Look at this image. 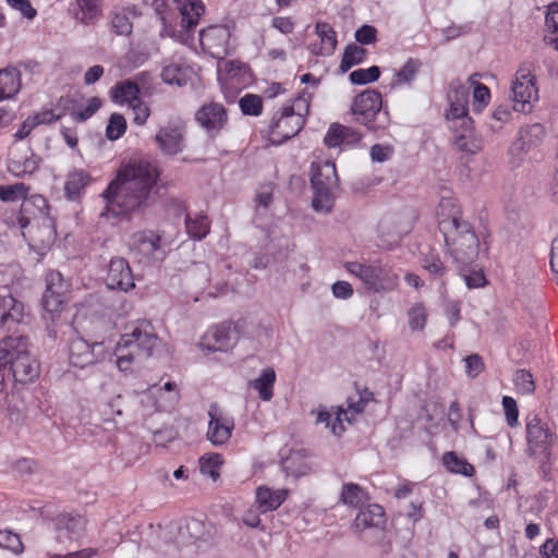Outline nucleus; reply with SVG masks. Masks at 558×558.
Instances as JSON below:
<instances>
[{"instance_id": "42", "label": "nucleus", "mask_w": 558, "mask_h": 558, "mask_svg": "<svg viewBox=\"0 0 558 558\" xmlns=\"http://www.w3.org/2000/svg\"><path fill=\"white\" fill-rule=\"evenodd\" d=\"M365 57L366 49L354 44L348 45L342 54V59L339 66L340 71L342 73L348 72L354 65L362 63Z\"/></svg>"}, {"instance_id": "8", "label": "nucleus", "mask_w": 558, "mask_h": 558, "mask_svg": "<svg viewBox=\"0 0 558 558\" xmlns=\"http://www.w3.org/2000/svg\"><path fill=\"white\" fill-rule=\"evenodd\" d=\"M305 123L304 113L295 112L294 107H280L274 113L269 125V141L272 145H281L298 135Z\"/></svg>"}, {"instance_id": "12", "label": "nucleus", "mask_w": 558, "mask_h": 558, "mask_svg": "<svg viewBox=\"0 0 558 558\" xmlns=\"http://www.w3.org/2000/svg\"><path fill=\"white\" fill-rule=\"evenodd\" d=\"M545 129L539 123L521 128L519 136L509 146L512 162L520 165L524 157L536 150L543 143Z\"/></svg>"}, {"instance_id": "39", "label": "nucleus", "mask_w": 558, "mask_h": 558, "mask_svg": "<svg viewBox=\"0 0 558 558\" xmlns=\"http://www.w3.org/2000/svg\"><path fill=\"white\" fill-rule=\"evenodd\" d=\"M134 8H123L114 11L111 17V27L119 36H129L132 33L131 15H135Z\"/></svg>"}, {"instance_id": "57", "label": "nucleus", "mask_w": 558, "mask_h": 558, "mask_svg": "<svg viewBox=\"0 0 558 558\" xmlns=\"http://www.w3.org/2000/svg\"><path fill=\"white\" fill-rule=\"evenodd\" d=\"M274 190L272 183L263 184L256 192L255 202L257 207L268 208L274 202Z\"/></svg>"}, {"instance_id": "32", "label": "nucleus", "mask_w": 558, "mask_h": 558, "mask_svg": "<svg viewBox=\"0 0 558 558\" xmlns=\"http://www.w3.org/2000/svg\"><path fill=\"white\" fill-rule=\"evenodd\" d=\"M101 12V0H75V20L84 25L95 24Z\"/></svg>"}, {"instance_id": "3", "label": "nucleus", "mask_w": 558, "mask_h": 558, "mask_svg": "<svg viewBox=\"0 0 558 558\" xmlns=\"http://www.w3.org/2000/svg\"><path fill=\"white\" fill-rule=\"evenodd\" d=\"M160 342L149 320L141 319L129 324L116 347L117 367L121 372L131 371L134 364L138 365L154 356Z\"/></svg>"}, {"instance_id": "4", "label": "nucleus", "mask_w": 558, "mask_h": 558, "mask_svg": "<svg viewBox=\"0 0 558 558\" xmlns=\"http://www.w3.org/2000/svg\"><path fill=\"white\" fill-rule=\"evenodd\" d=\"M446 120L453 133L454 149L465 154H477L482 149V141L475 136L473 120L469 117L468 107H449Z\"/></svg>"}, {"instance_id": "14", "label": "nucleus", "mask_w": 558, "mask_h": 558, "mask_svg": "<svg viewBox=\"0 0 558 558\" xmlns=\"http://www.w3.org/2000/svg\"><path fill=\"white\" fill-rule=\"evenodd\" d=\"M532 63H523L515 72L511 84L512 100L520 105H532L538 100V88Z\"/></svg>"}, {"instance_id": "56", "label": "nucleus", "mask_w": 558, "mask_h": 558, "mask_svg": "<svg viewBox=\"0 0 558 558\" xmlns=\"http://www.w3.org/2000/svg\"><path fill=\"white\" fill-rule=\"evenodd\" d=\"M420 62L417 60H414V59H409L404 65L401 68V70L396 74V77H397V84L400 85V84H403V83H409L411 82L412 80H414L416 73H417V70L420 68Z\"/></svg>"}, {"instance_id": "7", "label": "nucleus", "mask_w": 558, "mask_h": 558, "mask_svg": "<svg viewBox=\"0 0 558 558\" xmlns=\"http://www.w3.org/2000/svg\"><path fill=\"white\" fill-rule=\"evenodd\" d=\"M481 76L480 73H473L465 83L460 80L451 81L447 90L448 105H468L470 94L475 105H488L490 89L480 81Z\"/></svg>"}, {"instance_id": "40", "label": "nucleus", "mask_w": 558, "mask_h": 558, "mask_svg": "<svg viewBox=\"0 0 558 558\" xmlns=\"http://www.w3.org/2000/svg\"><path fill=\"white\" fill-rule=\"evenodd\" d=\"M187 234L197 241L203 240L210 231V221L206 215L187 216L185 219Z\"/></svg>"}, {"instance_id": "52", "label": "nucleus", "mask_w": 558, "mask_h": 558, "mask_svg": "<svg viewBox=\"0 0 558 558\" xmlns=\"http://www.w3.org/2000/svg\"><path fill=\"white\" fill-rule=\"evenodd\" d=\"M126 131V121L123 116L112 113L106 128V136L110 141L120 138Z\"/></svg>"}, {"instance_id": "63", "label": "nucleus", "mask_w": 558, "mask_h": 558, "mask_svg": "<svg viewBox=\"0 0 558 558\" xmlns=\"http://www.w3.org/2000/svg\"><path fill=\"white\" fill-rule=\"evenodd\" d=\"M36 167V162L32 159H25L23 163L17 160H11L9 163V170L15 175L32 173Z\"/></svg>"}, {"instance_id": "61", "label": "nucleus", "mask_w": 558, "mask_h": 558, "mask_svg": "<svg viewBox=\"0 0 558 558\" xmlns=\"http://www.w3.org/2000/svg\"><path fill=\"white\" fill-rule=\"evenodd\" d=\"M7 2L12 9L19 11L28 20H33L37 14L29 0H7Z\"/></svg>"}, {"instance_id": "16", "label": "nucleus", "mask_w": 558, "mask_h": 558, "mask_svg": "<svg viewBox=\"0 0 558 558\" xmlns=\"http://www.w3.org/2000/svg\"><path fill=\"white\" fill-rule=\"evenodd\" d=\"M208 416L207 439L216 447L226 445L234 429L233 417L223 413L215 403L210 405Z\"/></svg>"}, {"instance_id": "25", "label": "nucleus", "mask_w": 558, "mask_h": 558, "mask_svg": "<svg viewBox=\"0 0 558 558\" xmlns=\"http://www.w3.org/2000/svg\"><path fill=\"white\" fill-rule=\"evenodd\" d=\"M25 315L24 304L12 294H0V329L11 330L23 322Z\"/></svg>"}, {"instance_id": "33", "label": "nucleus", "mask_w": 558, "mask_h": 558, "mask_svg": "<svg viewBox=\"0 0 558 558\" xmlns=\"http://www.w3.org/2000/svg\"><path fill=\"white\" fill-rule=\"evenodd\" d=\"M177 0H154L153 7L163 25V32L172 34L178 25Z\"/></svg>"}, {"instance_id": "64", "label": "nucleus", "mask_w": 558, "mask_h": 558, "mask_svg": "<svg viewBox=\"0 0 558 558\" xmlns=\"http://www.w3.org/2000/svg\"><path fill=\"white\" fill-rule=\"evenodd\" d=\"M260 513L262 512L258 510L257 506L251 507L243 513L242 522L248 527L264 530V526H262V521L259 519Z\"/></svg>"}, {"instance_id": "37", "label": "nucleus", "mask_w": 558, "mask_h": 558, "mask_svg": "<svg viewBox=\"0 0 558 558\" xmlns=\"http://www.w3.org/2000/svg\"><path fill=\"white\" fill-rule=\"evenodd\" d=\"M316 34L320 38L322 46L317 54L330 56L337 48V35L333 28L328 23H317Z\"/></svg>"}, {"instance_id": "28", "label": "nucleus", "mask_w": 558, "mask_h": 558, "mask_svg": "<svg viewBox=\"0 0 558 558\" xmlns=\"http://www.w3.org/2000/svg\"><path fill=\"white\" fill-rule=\"evenodd\" d=\"M195 119L207 133L215 135L227 123V112L225 107H199Z\"/></svg>"}, {"instance_id": "13", "label": "nucleus", "mask_w": 558, "mask_h": 558, "mask_svg": "<svg viewBox=\"0 0 558 558\" xmlns=\"http://www.w3.org/2000/svg\"><path fill=\"white\" fill-rule=\"evenodd\" d=\"M180 393L175 383L167 381L162 387L151 386L142 396L141 403L147 411H171L175 408Z\"/></svg>"}, {"instance_id": "49", "label": "nucleus", "mask_w": 558, "mask_h": 558, "mask_svg": "<svg viewBox=\"0 0 558 558\" xmlns=\"http://www.w3.org/2000/svg\"><path fill=\"white\" fill-rule=\"evenodd\" d=\"M513 383L518 392L522 395H532L535 391V381L533 375L527 369H518L513 376Z\"/></svg>"}, {"instance_id": "53", "label": "nucleus", "mask_w": 558, "mask_h": 558, "mask_svg": "<svg viewBox=\"0 0 558 558\" xmlns=\"http://www.w3.org/2000/svg\"><path fill=\"white\" fill-rule=\"evenodd\" d=\"M368 114L374 116V120H367L366 128L372 131L386 129L390 123V116L387 107H377L376 111H371Z\"/></svg>"}, {"instance_id": "31", "label": "nucleus", "mask_w": 558, "mask_h": 558, "mask_svg": "<svg viewBox=\"0 0 558 558\" xmlns=\"http://www.w3.org/2000/svg\"><path fill=\"white\" fill-rule=\"evenodd\" d=\"M281 469L286 476L298 478L306 475L311 468L306 461V456L302 450H291L288 456L281 460Z\"/></svg>"}, {"instance_id": "46", "label": "nucleus", "mask_w": 558, "mask_h": 558, "mask_svg": "<svg viewBox=\"0 0 558 558\" xmlns=\"http://www.w3.org/2000/svg\"><path fill=\"white\" fill-rule=\"evenodd\" d=\"M342 412H343V410L339 409V411L337 412L336 417L332 418L331 413H329L326 410H320L317 413L316 423L317 424H325L326 427H330L331 433L333 435L340 436L343 433V430H344V426L342 424V418H341Z\"/></svg>"}, {"instance_id": "45", "label": "nucleus", "mask_w": 558, "mask_h": 558, "mask_svg": "<svg viewBox=\"0 0 558 558\" xmlns=\"http://www.w3.org/2000/svg\"><path fill=\"white\" fill-rule=\"evenodd\" d=\"M222 463L223 459L220 453L205 454L199 458V471L203 475L216 481L220 476L219 469Z\"/></svg>"}, {"instance_id": "35", "label": "nucleus", "mask_w": 558, "mask_h": 558, "mask_svg": "<svg viewBox=\"0 0 558 558\" xmlns=\"http://www.w3.org/2000/svg\"><path fill=\"white\" fill-rule=\"evenodd\" d=\"M193 70L187 65L171 63L163 68L161 78L170 85L184 86L191 80Z\"/></svg>"}, {"instance_id": "15", "label": "nucleus", "mask_w": 558, "mask_h": 558, "mask_svg": "<svg viewBox=\"0 0 558 558\" xmlns=\"http://www.w3.org/2000/svg\"><path fill=\"white\" fill-rule=\"evenodd\" d=\"M218 60V80L225 90L227 101L233 102L239 92L231 90V87L244 82L248 68L239 60H225V58Z\"/></svg>"}, {"instance_id": "48", "label": "nucleus", "mask_w": 558, "mask_h": 558, "mask_svg": "<svg viewBox=\"0 0 558 558\" xmlns=\"http://www.w3.org/2000/svg\"><path fill=\"white\" fill-rule=\"evenodd\" d=\"M422 267L434 278L442 279L447 274V267L436 254L425 255L422 259Z\"/></svg>"}, {"instance_id": "38", "label": "nucleus", "mask_w": 558, "mask_h": 558, "mask_svg": "<svg viewBox=\"0 0 558 558\" xmlns=\"http://www.w3.org/2000/svg\"><path fill=\"white\" fill-rule=\"evenodd\" d=\"M442 463L451 473L462 474L464 476H473L475 473L474 466L469 463L465 458L458 456L454 451L446 452L442 456Z\"/></svg>"}, {"instance_id": "29", "label": "nucleus", "mask_w": 558, "mask_h": 558, "mask_svg": "<svg viewBox=\"0 0 558 558\" xmlns=\"http://www.w3.org/2000/svg\"><path fill=\"white\" fill-rule=\"evenodd\" d=\"M385 522L384 508L377 504H373L360 509L353 526L359 531H363L365 529L383 527Z\"/></svg>"}, {"instance_id": "36", "label": "nucleus", "mask_w": 558, "mask_h": 558, "mask_svg": "<svg viewBox=\"0 0 558 558\" xmlns=\"http://www.w3.org/2000/svg\"><path fill=\"white\" fill-rule=\"evenodd\" d=\"M276 381V373L274 368L267 367L262 371L260 375L255 378L251 385L258 391L259 398L269 401L274 396V385Z\"/></svg>"}, {"instance_id": "10", "label": "nucleus", "mask_w": 558, "mask_h": 558, "mask_svg": "<svg viewBox=\"0 0 558 558\" xmlns=\"http://www.w3.org/2000/svg\"><path fill=\"white\" fill-rule=\"evenodd\" d=\"M186 128L184 121L174 117L168 120L167 124L160 126L155 136L159 149L169 156L183 151L185 147Z\"/></svg>"}, {"instance_id": "60", "label": "nucleus", "mask_w": 558, "mask_h": 558, "mask_svg": "<svg viewBox=\"0 0 558 558\" xmlns=\"http://www.w3.org/2000/svg\"><path fill=\"white\" fill-rule=\"evenodd\" d=\"M484 369V362L482 357L474 353L465 357V372L469 377H477Z\"/></svg>"}, {"instance_id": "1", "label": "nucleus", "mask_w": 558, "mask_h": 558, "mask_svg": "<svg viewBox=\"0 0 558 558\" xmlns=\"http://www.w3.org/2000/svg\"><path fill=\"white\" fill-rule=\"evenodd\" d=\"M159 177L158 167L149 160H131L123 165L101 193L105 207L100 217L130 219L133 213L146 208L158 192Z\"/></svg>"}, {"instance_id": "47", "label": "nucleus", "mask_w": 558, "mask_h": 558, "mask_svg": "<svg viewBox=\"0 0 558 558\" xmlns=\"http://www.w3.org/2000/svg\"><path fill=\"white\" fill-rule=\"evenodd\" d=\"M0 547L14 555H20L24 550L20 535L8 529L0 530Z\"/></svg>"}, {"instance_id": "51", "label": "nucleus", "mask_w": 558, "mask_h": 558, "mask_svg": "<svg viewBox=\"0 0 558 558\" xmlns=\"http://www.w3.org/2000/svg\"><path fill=\"white\" fill-rule=\"evenodd\" d=\"M380 70L378 66L373 65L368 69H357L350 73V81L356 85H364L378 80Z\"/></svg>"}, {"instance_id": "5", "label": "nucleus", "mask_w": 558, "mask_h": 558, "mask_svg": "<svg viewBox=\"0 0 558 558\" xmlns=\"http://www.w3.org/2000/svg\"><path fill=\"white\" fill-rule=\"evenodd\" d=\"M311 185L314 191L312 206L316 211L329 213L333 207V190L338 175L333 162L326 161L313 169Z\"/></svg>"}, {"instance_id": "27", "label": "nucleus", "mask_w": 558, "mask_h": 558, "mask_svg": "<svg viewBox=\"0 0 558 558\" xmlns=\"http://www.w3.org/2000/svg\"><path fill=\"white\" fill-rule=\"evenodd\" d=\"M177 2L178 23L182 29L191 32L205 13V5L201 0H177Z\"/></svg>"}, {"instance_id": "24", "label": "nucleus", "mask_w": 558, "mask_h": 558, "mask_svg": "<svg viewBox=\"0 0 558 558\" xmlns=\"http://www.w3.org/2000/svg\"><path fill=\"white\" fill-rule=\"evenodd\" d=\"M28 338L25 336H10L0 341V367L7 371V366L17 361L23 355L31 354L28 351Z\"/></svg>"}, {"instance_id": "54", "label": "nucleus", "mask_w": 558, "mask_h": 558, "mask_svg": "<svg viewBox=\"0 0 558 558\" xmlns=\"http://www.w3.org/2000/svg\"><path fill=\"white\" fill-rule=\"evenodd\" d=\"M409 325L412 330H422L426 324V310L423 304H414L408 312Z\"/></svg>"}, {"instance_id": "59", "label": "nucleus", "mask_w": 558, "mask_h": 558, "mask_svg": "<svg viewBox=\"0 0 558 558\" xmlns=\"http://www.w3.org/2000/svg\"><path fill=\"white\" fill-rule=\"evenodd\" d=\"M502 407L505 410L506 421L510 427L518 424L519 411L517 402L513 398L505 396L502 398Z\"/></svg>"}, {"instance_id": "43", "label": "nucleus", "mask_w": 558, "mask_h": 558, "mask_svg": "<svg viewBox=\"0 0 558 558\" xmlns=\"http://www.w3.org/2000/svg\"><path fill=\"white\" fill-rule=\"evenodd\" d=\"M284 87L280 83H271L263 90V96L256 94H245L239 99L238 105H262L263 99L271 100L276 96L283 94Z\"/></svg>"}, {"instance_id": "58", "label": "nucleus", "mask_w": 558, "mask_h": 558, "mask_svg": "<svg viewBox=\"0 0 558 558\" xmlns=\"http://www.w3.org/2000/svg\"><path fill=\"white\" fill-rule=\"evenodd\" d=\"M471 267L472 266H469L463 271H460V274L462 275V277L465 281V284L470 289L484 287L486 284V278H485L484 274L481 270H478V271L472 270L471 271V269H472Z\"/></svg>"}, {"instance_id": "17", "label": "nucleus", "mask_w": 558, "mask_h": 558, "mask_svg": "<svg viewBox=\"0 0 558 558\" xmlns=\"http://www.w3.org/2000/svg\"><path fill=\"white\" fill-rule=\"evenodd\" d=\"M230 31L222 25H210L199 31L203 49L215 59H223L229 52Z\"/></svg>"}, {"instance_id": "34", "label": "nucleus", "mask_w": 558, "mask_h": 558, "mask_svg": "<svg viewBox=\"0 0 558 558\" xmlns=\"http://www.w3.org/2000/svg\"><path fill=\"white\" fill-rule=\"evenodd\" d=\"M21 88L20 72L16 69L0 71V101L11 99Z\"/></svg>"}, {"instance_id": "50", "label": "nucleus", "mask_w": 558, "mask_h": 558, "mask_svg": "<svg viewBox=\"0 0 558 558\" xmlns=\"http://www.w3.org/2000/svg\"><path fill=\"white\" fill-rule=\"evenodd\" d=\"M28 187L24 183H15L12 185H0V199L2 202H16L25 199Z\"/></svg>"}, {"instance_id": "26", "label": "nucleus", "mask_w": 558, "mask_h": 558, "mask_svg": "<svg viewBox=\"0 0 558 558\" xmlns=\"http://www.w3.org/2000/svg\"><path fill=\"white\" fill-rule=\"evenodd\" d=\"M5 375L20 384L32 383L39 376V364L31 354L23 355L7 366Z\"/></svg>"}, {"instance_id": "22", "label": "nucleus", "mask_w": 558, "mask_h": 558, "mask_svg": "<svg viewBox=\"0 0 558 558\" xmlns=\"http://www.w3.org/2000/svg\"><path fill=\"white\" fill-rule=\"evenodd\" d=\"M362 140V135L354 129L338 122L329 125L324 136V144L328 148H352Z\"/></svg>"}, {"instance_id": "30", "label": "nucleus", "mask_w": 558, "mask_h": 558, "mask_svg": "<svg viewBox=\"0 0 558 558\" xmlns=\"http://www.w3.org/2000/svg\"><path fill=\"white\" fill-rule=\"evenodd\" d=\"M289 492L287 489L272 490L268 487H258L256 490L255 506L262 513H267L278 509L287 499Z\"/></svg>"}, {"instance_id": "6", "label": "nucleus", "mask_w": 558, "mask_h": 558, "mask_svg": "<svg viewBox=\"0 0 558 558\" xmlns=\"http://www.w3.org/2000/svg\"><path fill=\"white\" fill-rule=\"evenodd\" d=\"M526 440L530 456L537 458L542 463L549 461L557 436L548 424L535 414L526 418Z\"/></svg>"}, {"instance_id": "23", "label": "nucleus", "mask_w": 558, "mask_h": 558, "mask_svg": "<svg viewBox=\"0 0 558 558\" xmlns=\"http://www.w3.org/2000/svg\"><path fill=\"white\" fill-rule=\"evenodd\" d=\"M235 326L231 323H223L208 330L204 338L202 347L210 352L227 351L236 341Z\"/></svg>"}, {"instance_id": "62", "label": "nucleus", "mask_w": 558, "mask_h": 558, "mask_svg": "<svg viewBox=\"0 0 558 558\" xmlns=\"http://www.w3.org/2000/svg\"><path fill=\"white\" fill-rule=\"evenodd\" d=\"M377 31L372 25H363L357 28L354 37L361 45H369L376 41Z\"/></svg>"}, {"instance_id": "20", "label": "nucleus", "mask_w": 558, "mask_h": 558, "mask_svg": "<svg viewBox=\"0 0 558 558\" xmlns=\"http://www.w3.org/2000/svg\"><path fill=\"white\" fill-rule=\"evenodd\" d=\"M145 73L137 74L133 80H123L116 83L110 88V98L113 102L120 105H133L141 101L145 95L144 83Z\"/></svg>"}, {"instance_id": "19", "label": "nucleus", "mask_w": 558, "mask_h": 558, "mask_svg": "<svg viewBox=\"0 0 558 558\" xmlns=\"http://www.w3.org/2000/svg\"><path fill=\"white\" fill-rule=\"evenodd\" d=\"M105 282L110 290L128 292L134 289V276L129 262L123 257L111 258Z\"/></svg>"}, {"instance_id": "2", "label": "nucleus", "mask_w": 558, "mask_h": 558, "mask_svg": "<svg viewBox=\"0 0 558 558\" xmlns=\"http://www.w3.org/2000/svg\"><path fill=\"white\" fill-rule=\"evenodd\" d=\"M438 228L445 239L447 252L459 271L472 266L478 257L480 241L471 223L462 218L456 199L442 197L438 205Z\"/></svg>"}, {"instance_id": "44", "label": "nucleus", "mask_w": 558, "mask_h": 558, "mask_svg": "<svg viewBox=\"0 0 558 558\" xmlns=\"http://www.w3.org/2000/svg\"><path fill=\"white\" fill-rule=\"evenodd\" d=\"M90 177L84 170L71 172L65 182V192L70 197H75L88 185Z\"/></svg>"}, {"instance_id": "55", "label": "nucleus", "mask_w": 558, "mask_h": 558, "mask_svg": "<svg viewBox=\"0 0 558 558\" xmlns=\"http://www.w3.org/2000/svg\"><path fill=\"white\" fill-rule=\"evenodd\" d=\"M65 109L66 107H52L32 116V118L35 119L37 125L50 124L65 116Z\"/></svg>"}, {"instance_id": "41", "label": "nucleus", "mask_w": 558, "mask_h": 558, "mask_svg": "<svg viewBox=\"0 0 558 558\" xmlns=\"http://www.w3.org/2000/svg\"><path fill=\"white\" fill-rule=\"evenodd\" d=\"M340 500L350 507L359 508L367 500V494L355 483H345L342 486Z\"/></svg>"}, {"instance_id": "9", "label": "nucleus", "mask_w": 558, "mask_h": 558, "mask_svg": "<svg viewBox=\"0 0 558 558\" xmlns=\"http://www.w3.org/2000/svg\"><path fill=\"white\" fill-rule=\"evenodd\" d=\"M130 253L138 263L151 264L162 260L165 251L161 247V238L154 231L144 230L135 232L128 242Z\"/></svg>"}, {"instance_id": "18", "label": "nucleus", "mask_w": 558, "mask_h": 558, "mask_svg": "<svg viewBox=\"0 0 558 558\" xmlns=\"http://www.w3.org/2000/svg\"><path fill=\"white\" fill-rule=\"evenodd\" d=\"M345 269L365 283L368 290L378 292L385 289L389 280V270L381 265H368L359 262H348Z\"/></svg>"}, {"instance_id": "21", "label": "nucleus", "mask_w": 558, "mask_h": 558, "mask_svg": "<svg viewBox=\"0 0 558 558\" xmlns=\"http://www.w3.org/2000/svg\"><path fill=\"white\" fill-rule=\"evenodd\" d=\"M68 283L59 271L51 270L46 275V290L43 295V306L49 312L59 311L68 292Z\"/></svg>"}, {"instance_id": "11", "label": "nucleus", "mask_w": 558, "mask_h": 558, "mask_svg": "<svg viewBox=\"0 0 558 558\" xmlns=\"http://www.w3.org/2000/svg\"><path fill=\"white\" fill-rule=\"evenodd\" d=\"M107 350L104 342L89 343L81 337L69 343V361L74 367L84 368L106 359Z\"/></svg>"}]
</instances>
